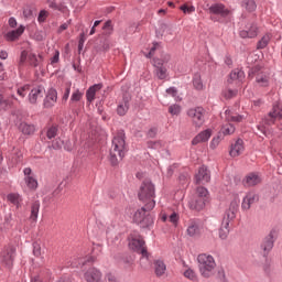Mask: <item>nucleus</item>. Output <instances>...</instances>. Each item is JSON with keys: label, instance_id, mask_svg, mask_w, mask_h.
Returning a JSON list of instances; mask_svg holds the SVG:
<instances>
[{"label": "nucleus", "instance_id": "6e6d98bb", "mask_svg": "<svg viewBox=\"0 0 282 282\" xmlns=\"http://www.w3.org/2000/svg\"><path fill=\"white\" fill-rule=\"evenodd\" d=\"M148 149H155L156 151H160V149H162V143L161 141H149Z\"/></svg>", "mask_w": 282, "mask_h": 282}, {"label": "nucleus", "instance_id": "473e14b6", "mask_svg": "<svg viewBox=\"0 0 282 282\" xmlns=\"http://www.w3.org/2000/svg\"><path fill=\"white\" fill-rule=\"evenodd\" d=\"M117 261L126 268H131V265H133V257L128 254L118 256Z\"/></svg>", "mask_w": 282, "mask_h": 282}, {"label": "nucleus", "instance_id": "2eb2a0df", "mask_svg": "<svg viewBox=\"0 0 282 282\" xmlns=\"http://www.w3.org/2000/svg\"><path fill=\"white\" fill-rule=\"evenodd\" d=\"M58 100V91L54 88H50L45 98H44V107L45 109H52L56 105Z\"/></svg>", "mask_w": 282, "mask_h": 282}, {"label": "nucleus", "instance_id": "338daca9", "mask_svg": "<svg viewBox=\"0 0 282 282\" xmlns=\"http://www.w3.org/2000/svg\"><path fill=\"white\" fill-rule=\"evenodd\" d=\"M6 107H8V100H6V98H3V95L0 94V111L2 109H6Z\"/></svg>", "mask_w": 282, "mask_h": 282}, {"label": "nucleus", "instance_id": "052dcab7", "mask_svg": "<svg viewBox=\"0 0 282 282\" xmlns=\"http://www.w3.org/2000/svg\"><path fill=\"white\" fill-rule=\"evenodd\" d=\"M64 149L65 151H74V149H78L75 143H72V141L66 140L64 142Z\"/></svg>", "mask_w": 282, "mask_h": 282}, {"label": "nucleus", "instance_id": "f257e3e1", "mask_svg": "<svg viewBox=\"0 0 282 282\" xmlns=\"http://www.w3.org/2000/svg\"><path fill=\"white\" fill-rule=\"evenodd\" d=\"M126 139L124 130H119L112 139L110 149V163L112 166H118V162H120L127 154V151H129Z\"/></svg>", "mask_w": 282, "mask_h": 282}, {"label": "nucleus", "instance_id": "412c9836", "mask_svg": "<svg viewBox=\"0 0 282 282\" xmlns=\"http://www.w3.org/2000/svg\"><path fill=\"white\" fill-rule=\"evenodd\" d=\"M243 149H245L243 148V140L238 139V140L235 141L234 144H231L229 155L231 158H239V155H241Z\"/></svg>", "mask_w": 282, "mask_h": 282}, {"label": "nucleus", "instance_id": "9d476101", "mask_svg": "<svg viewBox=\"0 0 282 282\" xmlns=\"http://www.w3.org/2000/svg\"><path fill=\"white\" fill-rule=\"evenodd\" d=\"M166 63H169V61L154 58L155 76L159 80H166V78H169V69L164 67V64Z\"/></svg>", "mask_w": 282, "mask_h": 282}, {"label": "nucleus", "instance_id": "bf43d9fd", "mask_svg": "<svg viewBox=\"0 0 282 282\" xmlns=\"http://www.w3.org/2000/svg\"><path fill=\"white\" fill-rule=\"evenodd\" d=\"M180 10L184 12V14H192V12H195V7H188L186 4L181 6Z\"/></svg>", "mask_w": 282, "mask_h": 282}, {"label": "nucleus", "instance_id": "79ce46f5", "mask_svg": "<svg viewBox=\"0 0 282 282\" xmlns=\"http://www.w3.org/2000/svg\"><path fill=\"white\" fill-rule=\"evenodd\" d=\"M242 8H246L248 12H254L257 10V3L253 0H242Z\"/></svg>", "mask_w": 282, "mask_h": 282}, {"label": "nucleus", "instance_id": "680f3d73", "mask_svg": "<svg viewBox=\"0 0 282 282\" xmlns=\"http://www.w3.org/2000/svg\"><path fill=\"white\" fill-rule=\"evenodd\" d=\"M61 61V52L58 50L55 51L54 55L51 58V65H56Z\"/></svg>", "mask_w": 282, "mask_h": 282}, {"label": "nucleus", "instance_id": "f03ea898", "mask_svg": "<svg viewBox=\"0 0 282 282\" xmlns=\"http://www.w3.org/2000/svg\"><path fill=\"white\" fill-rule=\"evenodd\" d=\"M155 208V200L145 203L143 207L134 213L133 221L140 226V228H151L153 226V217L147 213H151Z\"/></svg>", "mask_w": 282, "mask_h": 282}, {"label": "nucleus", "instance_id": "cd10ccee", "mask_svg": "<svg viewBox=\"0 0 282 282\" xmlns=\"http://www.w3.org/2000/svg\"><path fill=\"white\" fill-rule=\"evenodd\" d=\"M256 83L259 87H270V75L260 73L256 76Z\"/></svg>", "mask_w": 282, "mask_h": 282}, {"label": "nucleus", "instance_id": "69168bd1", "mask_svg": "<svg viewBox=\"0 0 282 282\" xmlns=\"http://www.w3.org/2000/svg\"><path fill=\"white\" fill-rule=\"evenodd\" d=\"M63 145L64 141H62L61 139H56L52 144L53 149L55 150L63 149Z\"/></svg>", "mask_w": 282, "mask_h": 282}, {"label": "nucleus", "instance_id": "c85d7f7f", "mask_svg": "<svg viewBox=\"0 0 282 282\" xmlns=\"http://www.w3.org/2000/svg\"><path fill=\"white\" fill-rule=\"evenodd\" d=\"M28 62L31 67H39L43 63V55L30 52Z\"/></svg>", "mask_w": 282, "mask_h": 282}, {"label": "nucleus", "instance_id": "bb28decb", "mask_svg": "<svg viewBox=\"0 0 282 282\" xmlns=\"http://www.w3.org/2000/svg\"><path fill=\"white\" fill-rule=\"evenodd\" d=\"M14 248H8L1 252V257L3 258L2 261L7 263V265H12V262L14 261Z\"/></svg>", "mask_w": 282, "mask_h": 282}, {"label": "nucleus", "instance_id": "a19ab883", "mask_svg": "<svg viewBox=\"0 0 282 282\" xmlns=\"http://www.w3.org/2000/svg\"><path fill=\"white\" fill-rule=\"evenodd\" d=\"M195 197H198L200 199H205L206 202H208V189L202 186L197 187Z\"/></svg>", "mask_w": 282, "mask_h": 282}, {"label": "nucleus", "instance_id": "9b49d317", "mask_svg": "<svg viewBox=\"0 0 282 282\" xmlns=\"http://www.w3.org/2000/svg\"><path fill=\"white\" fill-rule=\"evenodd\" d=\"M24 174V184L30 191H36L39 188V181H36V177L34 176V173H32V169L25 167L23 170Z\"/></svg>", "mask_w": 282, "mask_h": 282}, {"label": "nucleus", "instance_id": "f3484780", "mask_svg": "<svg viewBox=\"0 0 282 282\" xmlns=\"http://www.w3.org/2000/svg\"><path fill=\"white\" fill-rule=\"evenodd\" d=\"M43 96H45V88L43 86H37L29 93L28 99L31 105H36L37 100L43 98Z\"/></svg>", "mask_w": 282, "mask_h": 282}, {"label": "nucleus", "instance_id": "f8f14e48", "mask_svg": "<svg viewBox=\"0 0 282 282\" xmlns=\"http://www.w3.org/2000/svg\"><path fill=\"white\" fill-rule=\"evenodd\" d=\"M210 182V171L206 165H203L198 169V172L195 175L196 184H208Z\"/></svg>", "mask_w": 282, "mask_h": 282}, {"label": "nucleus", "instance_id": "6ab92c4d", "mask_svg": "<svg viewBox=\"0 0 282 282\" xmlns=\"http://www.w3.org/2000/svg\"><path fill=\"white\" fill-rule=\"evenodd\" d=\"M84 279L87 282H100L102 279V273L96 268H90L84 274Z\"/></svg>", "mask_w": 282, "mask_h": 282}, {"label": "nucleus", "instance_id": "a18cd8bd", "mask_svg": "<svg viewBox=\"0 0 282 282\" xmlns=\"http://www.w3.org/2000/svg\"><path fill=\"white\" fill-rule=\"evenodd\" d=\"M170 224H173L175 228H177V224H180V214L176 212H172L169 215V220Z\"/></svg>", "mask_w": 282, "mask_h": 282}, {"label": "nucleus", "instance_id": "c756f323", "mask_svg": "<svg viewBox=\"0 0 282 282\" xmlns=\"http://www.w3.org/2000/svg\"><path fill=\"white\" fill-rule=\"evenodd\" d=\"M19 129L24 135H32L36 131V127L28 122H21Z\"/></svg>", "mask_w": 282, "mask_h": 282}, {"label": "nucleus", "instance_id": "4d7b16f0", "mask_svg": "<svg viewBox=\"0 0 282 282\" xmlns=\"http://www.w3.org/2000/svg\"><path fill=\"white\" fill-rule=\"evenodd\" d=\"M29 58H30V52H28V51H22V52H21V55H20V65H24V63H25L26 61H29Z\"/></svg>", "mask_w": 282, "mask_h": 282}, {"label": "nucleus", "instance_id": "7c9ffc66", "mask_svg": "<svg viewBox=\"0 0 282 282\" xmlns=\"http://www.w3.org/2000/svg\"><path fill=\"white\" fill-rule=\"evenodd\" d=\"M39 210H41V202L35 200L31 205V221H36L39 219Z\"/></svg>", "mask_w": 282, "mask_h": 282}, {"label": "nucleus", "instance_id": "3c124183", "mask_svg": "<svg viewBox=\"0 0 282 282\" xmlns=\"http://www.w3.org/2000/svg\"><path fill=\"white\" fill-rule=\"evenodd\" d=\"M83 94L79 89L75 90L70 96V105L74 102H80Z\"/></svg>", "mask_w": 282, "mask_h": 282}, {"label": "nucleus", "instance_id": "72a5a7b5", "mask_svg": "<svg viewBox=\"0 0 282 282\" xmlns=\"http://www.w3.org/2000/svg\"><path fill=\"white\" fill-rule=\"evenodd\" d=\"M154 272L156 276H163V274L166 272V264L162 260H156L154 262Z\"/></svg>", "mask_w": 282, "mask_h": 282}, {"label": "nucleus", "instance_id": "c9c22d12", "mask_svg": "<svg viewBox=\"0 0 282 282\" xmlns=\"http://www.w3.org/2000/svg\"><path fill=\"white\" fill-rule=\"evenodd\" d=\"M94 261V257H89V258H78V260H75V261H72L70 264V268H83V265H85V263H89Z\"/></svg>", "mask_w": 282, "mask_h": 282}, {"label": "nucleus", "instance_id": "a878e982", "mask_svg": "<svg viewBox=\"0 0 282 282\" xmlns=\"http://www.w3.org/2000/svg\"><path fill=\"white\" fill-rule=\"evenodd\" d=\"M102 89V84H95L90 86L86 91V98L88 102H94L96 99V91H100Z\"/></svg>", "mask_w": 282, "mask_h": 282}, {"label": "nucleus", "instance_id": "ea45409f", "mask_svg": "<svg viewBox=\"0 0 282 282\" xmlns=\"http://www.w3.org/2000/svg\"><path fill=\"white\" fill-rule=\"evenodd\" d=\"M58 135V126H51L46 130V138L48 140H54Z\"/></svg>", "mask_w": 282, "mask_h": 282}, {"label": "nucleus", "instance_id": "de8ad7c7", "mask_svg": "<svg viewBox=\"0 0 282 282\" xmlns=\"http://www.w3.org/2000/svg\"><path fill=\"white\" fill-rule=\"evenodd\" d=\"M169 113H171V116H180V113H182V106L177 104L171 105L169 107Z\"/></svg>", "mask_w": 282, "mask_h": 282}, {"label": "nucleus", "instance_id": "39448f33", "mask_svg": "<svg viewBox=\"0 0 282 282\" xmlns=\"http://www.w3.org/2000/svg\"><path fill=\"white\" fill-rule=\"evenodd\" d=\"M276 118H279V120H281L282 112L276 111V108H273V111L269 112L268 116L264 117L263 123H260L257 126L258 131H260V133H262V135H265L268 138V135H270V132L268 131V128H265V124H267V127L274 124Z\"/></svg>", "mask_w": 282, "mask_h": 282}, {"label": "nucleus", "instance_id": "ddd939ff", "mask_svg": "<svg viewBox=\"0 0 282 282\" xmlns=\"http://www.w3.org/2000/svg\"><path fill=\"white\" fill-rule=\"evenodd\" d=\"M261 182V175L257 172H251L245 176L242 180L243 186L247 188H252V186H258V184Z\"/></svg>", "mask_w": 282, "mask_h": 282}, {"label": "nucleus", "instance_id": "37998d69", "mask_svg": "<svg viewBox=\"0 0 282 282\" xmlns=\"http://www.w3.org/2000/svg\"><path fill=\"white\" fill-rule=\"evenodd\" d=\"M102 30L104 36H111V34H113V24L111 23V20L105 22Z\"/></svg>", "mask_w": 282, "mask_h": 282}, {"label": "nucleus", "instance_id": "e433bc0d", "mask_svg": "<svg viewBox=\"0 0 282 282\" xmlns=\"http://www.w3.org/2000/svg\"><path fill=\"white\" fill-rule=\"evenodd\" d=\"M7 199L15 206V208H21V202H23V198H21V195L19 194H9L7 196Z\"/></svg>", "mask_w": 282, "mask_h": 282}, {"label": "nucleus", "instance_id": "4468645a", "mask_svg": "<svg viewBox=\"0 0 282 282\" xmlns=\"http://www.w3.org/2000/svg\"><path fill=\"white\" fill-rule=\"evenodd\" d=\"M259 202V195L254 192H249L242 199L241 208L242 210H250L252 204H257Z\"/></svg>", "mask_w": 282, "mask_h": 282}, {"label": "nucleus", "instance_id": "e2e57ef3", "mask_svg": "<svg viewBox=\"0 0 282 282\" xmlns=\"http://www.w3.org/2000/svg\"><path fill=\"white\" fill-rule=\"evenodd\" d=\"M13 155L15 156H12V160H14L15 164H19V162H21V158H23V154L19 150H14Z\"/></svg>", "mask_w": 282, "mask_h": 282}, {"label": "nucleus", "instance_id": "7ed1b4c3", "mask_svg": "<svg viewBox=\"0 0 282 282\" xmlns=\"http://www.w3.org/2000/svg\"><path fill=\"white\" fill-rule=\"evenodd\" d=\"M197 261L199 273L204 279H210V276L215 275L217 262H215V258L213 256L202 253L198 256Z\"/></svg>", "mask_w": 282, "mask_h": 282}, {"label": "nucleus", "instance_id": "603ef678", "mask_svg": "<svg viewBox=\"0 0 282 282\" xmlns=\"http://www.w3.org/2000/svg\"><path fill=\"white\" fill-rule=\"evenodd\" d=\"M28 91H30V85H24L17 89V94L20 98H25V96H28Z\"/></svg>", "mask_w": 282, "mask_h": 282}, {"label": "nucleus", "instance_id": "864d4df0", "mask_svg": "<svg viewBox=\"0 0 282 282\" xmlns=\"http://www.w3.org/2000/svg\"><path fill=\"white\" fill-rule=\"evenodd\" d=\"M224 138L221 137V133H218L217 137H214L210 141V149L215 150L217 147H219V142H221Z\"/></svg>", "mask_w": 282, "mask_h": 282}, {"label": "nucleus", "instance_id": "c03bdc74", "mask_svg": "<svg viewBox=\"0 0 282 282\" xmlns=\"http://www.w3.org/2000/svg\"><path fill=\"white\" fill-rule=\"evenodd\" d=\"M270 43V34H265L257 44V50H265Z\"/></svg>", "mask_w": 282, "mask_h": 282}, {"label": "nucleus", "instance_id": "8fccbe9b", "mask_svg": "<svg viewBox=\"0 0 282 282\" xmlns=\"http://www.w3.org/2000/svg\"><path fill=\"white\" fill-rule=\"evenodd\" d=\"M184 278L189 279V281H197V273L193 269H187L184 271Z\"/></svg>", "mask_w": 282, "mask_h": 282}, {"label": "nucleus", "instance_id": "5fc2aeb1", "mask_svg": "<svg viewBox=\"0 0 282 282\" xmlns=\"http://www.w3.org/2000/svg\"><path fill=\"white\" fill-rule=\"evenodd\" d=\"M258 74H263V72H261V65H256L249 69V76L251 78L257 76Z\"/></svg>", "mask_w": 282, "mask_h": 282}, {"label": "nucleus", "instance_id": "0eeeda50", "mask_svg": "<svg viewBox=\"0 0 282 282\" xmlns=\"http://www.w3.org/2000/svg\"><path fill=\"white\" fill-rule=\"evenodd\" d=\"M237 213H239V198H234L230 202L229 208L225 212L221 224L230 226L237 218Z\"/></svg>", "mask_w": 282, "mask_h": 282}, {"label": "nucleus", "instance_id": "20e7f679", "mask_svg": "<svg viewBox=\"0 0 282 282\" xmlns=\"http://www.w3.org/2000/svg\"><path fill=\"white\" fill-rule=\"evenodd\" d=\"M138 197L143 204L155 202V184L151 180H144L139 188Z\"/></svg>", "mask_w": 282, "mask_h": 282}, {"label": "nucleus", "instance_id": "49530a36", "mask_svg": "<svg viewBox=\"0 0 282 282\" xmlns=\"http://www.w3.org/2000/svg\"><path fill=\"white\" fill-rule=\"evenodd\" d=\"M235 130H236V128L232 126V123H227V124L223 126L221 133L224 135H232Z\"/></svg>", "mask_w": 282, "mask_h": 282}, {"label": "nucleus", "instance_id": "13d9d810", "mask_svg": "<svg viewBox=\"0 0 282 282\" xmlns=\"http://www.w3.org/2000/svg\"><path fill=\"white\" fill-rule=\"evenodd\" d=\"M166 94L169 96H172V98H175V100H177V98H180V96H177V88L176 87H170L166 89Z\"/></svg>", "mask_w": 282, "mask_h": 282}, {"label": "nucleus", "instance_id": "6e6552de", "mask_svg": "<svg viewBox=\"0 0 282 282\" xmlns=\"http://www.w3.org/2000/svg\"><path fill=\"white\" fill-rule=\"evenodd\" d=\"M274 239H276V229H272L262 240L260 245V252L262 257H268V254H270V251L274 248Z\"/></svg>", "mask_w": 282, "mask_h": 282}, {"label": "nucleus", "instance_id": "4be33fe9", "mask_svg": "<svg viewBox=\"0 0 282 282\" xmlns=\"http://www.w3.org/2000/svg\"><path fill=\"white\" fill-rule=\"evenodd\" d=\"M245 79L246 73L242 69L236 68L230 73L228 83H243Z\"/></svg>", "mask_w": 282, "mask_h": 282}, {"label": "nucleus", "instance_id": "f704fd0d", "mask_svg": "<svg viewBox=\"0 0 282 282\" xmlns=\"http://www.w3.org/2000/svg\"><path fill=\"white\" fill-rule=\"evenodd\" d=\"M127 111H129V99L123 98L117 107V113L118 116H126Z\"/></svg>", "mask_w": 282, "mask_h": 282}, {"label": "nucleus", "instance_id": "774afa93", "mask_svg": "<svg viewBox=\"0 0 282 282\" xmlns=\"http://www.w3.org/2000/svg\"><path fill=\"white\" fill-rule=\"evenodd\" d=\"M106 281L107 282H118V278H116V275L108 273L106 274Z\"/></svg>", "mask_w": 282, "mask_h": 282}, {"label": "nucleus", "instance_id": "5701e85b", "mask_svg": "<svg viewBox=\"0 0 282 282\" xmlns=\"http://www.w3.org/2000/svg\"><path fill=\"white\" fill-rule=\"evenodd\" d=\"M212 135H213V130L206 129L192 140V144L195 145V144H199V142H208Z\"/></svg>", "mask_w": 282, "mask_h": 282}, {"label": "nucleus", "instance_id": "393cba45", "mask_svg": "<svg viewBox=\"0 0 282 282\" xmlns=\"http://www.w3.org/2000/svg\"><path fill=\"white\" fill-rule=\"evenodd\" d=\"M23 32H25V26L20 25L18 29L9 31L4 37L7 41H17V39H20Z\"/></svg>", "mask_w": 282, "mask_h": 282}, {"label": "nucleus", "instance_id": "0e129e2a", "mask_svg": "<svg viewBox=\"0 0 282 282\" xmlns=\"http://www.w3.org/2000/svg\"><path fill=\"white\" fill-rule=\"evenodd\" d=\"M33 254L34 257H41V245L39 242L33 243Z\"/></svg>", "mask_w": 282, "mask_h": 282}, {"label": "nucleus", "instance_id": "aec40b11", "mask_svg": "<svg viewBox=\"0 0 282 282\" xmlns=\"http://www.w3.org/2000/svg\"><path fill=\"white\" fill-rule=\"evenodd\" d=\"M208 203V200H205L204 198H199L197 196H195L193 199H191L188 202V206L191 208V210H204L206 204Z\"/></svg>", "mask_w": 282, "mask_h": 282}, {"label": "nucleus", "instance_id": "09e8293b", "mask_svg": "<svg viewBox=\"0 0 282 282\" xmlns=\"http://www.w3.org/2000/svg\"><path fill=\"white\" fill-rule=\"evenodd\" d=\"M238 90L237 89H232V88H227L223 91V96L224 98H226L227 100H230V98H235V96H237Z\"/></svg>", "mask_w": 282, "mask_h": 282}, {"label": "nucleus", "instance_id": "b1692460", "mask_svg": "<svg viewBox=\"0 0 282 282\" xmlns=\"http://www.w3.org/2000/svg\"><path fill=\"white\" fill-rule=\"evenodd\" d=\"M210 14H219L220 17H228L230 11L221 3H216L209 7Z\"/></svg>", "mask_w": 282, "mask_h": 282}, {"label": "nucleus", "instance_id": "2f4dec72", "mask_svg": "<svg viewBox=\"0 0 282 282\" xmlns=\"http://www.w3.org/2000/svg\"><path fill=\"white\" fill-rule=\"evenodd\" d=\"M225 120H227V122H241V120H243V116L234 115L230 109H227L225 111Z\"/></svg>", "mask_w": 282, "mask_h": 282}, {"label": "nucleus", "instance_id": "4c0bfd02", "mask_svg": "<svg viewBox=\"0 0 282 282\" xmlns=\"http://www.w3.org/2000/svg\"><path fill=\"white\" fill-rule=\"evenodd\" d=\"M228 235H230V226L224 225V223H221V226L219 228V239H223L224 241L228 239Z\"/></svg>", "mask_w": 282, "mask_h": 282}, {"label": "nucleus", "instance_id": "423d86ee", "mask_svg": "<svg viewBox=\"0 0 282 282\" xmlns=\"http://www.w3.org/2000/svg\"><path fill=\"white\" fill-rule=\"evenodd\" d=\"M129 248L130 250H133V252H138V254H141L142 260L149 261V251H147V247L144 246V239H142V237L138 236L131 238L129 241Z\"/></svg>", "mask_w": 282, "mask_h": 282}, {"label": "nucleus", "instance_id": "a211bd4d", "mask_svg": "<svg viewBox=\"0 0 282 282\" xmlns=\"http://www.w3.org/2000/svg\"><path fill=\"white\" fill-rule=\"evenodd\" d=\"M259 34L257 24H247L245 30L240 31L241 39H254Z\"/></svg>", "mask_w": 282, "mask_h": 282}, {"label": "nucleus", "instance_id": "dca6fc26", "mask_svg": "<svg viewBox=\"0 0 282 282\" xmlns=\"http://www.w3.org/2000/svg\"><path fill=\"white\" fill-rule=\"evenodd\" d=\"M186 235H188L192 239L199 237V220L191 219L187 224Z\"/></svg>", "mask_w": 282, "mask_h": 282}, {"label": "nucleus", "instance_id": "58836bf2", "mask_svg": "<svg viewBox=\"0 0 282 282\" xmlns=\"http://www.w3.org/2000/svg\"><path fill=\"white\" fill-rule=\"evenodd\" d=\"M193 85L197 91H202V89H204V83L202 82V76L199 74L194 75Z\"/></svg>", "mask_w": 282, "mask_h": 282}, {"label": "nucleus", "instance_id": "1a4fd4ad", "mask_svg": "<svg viewBox=\"0 0 282 282\" xmlns=\"http://www.w3.org/2000/svg\"><path fill=\"white\" fill-rule=\"evenodd\" d=\"M205 113L206 111L202 107H196L187 110V116L192 119L193 124H195V127H202V124H204Z\"/></svg>", "mask_w": 282, "mask_h": 282}]
</instances>
